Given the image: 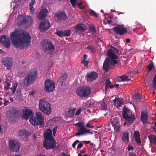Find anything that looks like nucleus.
<instances>
[{"instance_id": "nucleus-1", "label": "nucleus", "mask_w": 156, "mask_h": 156, "mask_svg": "<svg viewBox=\"0 0 156 156\" xmlns=\"http://www.w3.org/2000/svg\"><path fill=\"white\" fill-rule=\"evenodd\" d=\"M10 38L14 46L20 48L29 45L31 37L29 33L27 31L15 30L10 34Z\"/></svg>"}, {"instance_id": "nucleus-2", "label": "nucleus", "mask_w": 156, "mask_h": 156, "mask_svg": "<svg viewBox=\"0 0 156 156\" xmlns=\"http://www.w3.org/2000/svg\"><path fill=\"white\" fill-rule=\"evenodd\" d=\"M108 57L105 60L103 66V69L106 72H108L111 66H114L118 63V56L113 55L110 51L108 52Z\"/></svg>"}, {"instance_id": "nucleus-3", "label": "nucleus", "mask_w": 156, "mask_h": 156, "mask_svg": "<svg viewBox=\"0 0 156 156\" xmlns=\"http://www.w3.org/2000/svg\"><path fill=\"white\" fill-rule=\"evenodd\" d=\"M123 117L125 120V122L124 125L127 123L129 125H131L137 118V117L134 113L130 109L126 108L122 113Z\"/></svg>"}, {"instance_id": "nucleus-4", "label": "nucleus", "mask_w": 156, "mask_h": 156, "mask_svg": "<svg viewBox=\"0 0 156 156\" xmlns=\"http://www.w3.org/2000/svg\"><path fill=\"white\" fill-rule=\"evenodd\" d=\"M36 71V70H31L27 73L23 79V86L27 87L34 82L37 78Z\"/></svg>"}, {"instance_id": "nucleus-5", "label": "nucleus", "mask_w": 156, "mask_h": 156, "mask_svg": "<svg viewBox=\"0 0 156 156\" xmlns=\"http://www.w3.org/2000/svg\"><path fill=\"white\" fill-rule=\"evenodd\" d=\"M17 19L19 26L26 25L27 27H29L33 22L32 18L29 16H25L22 15H19Z\"/></svg>"}, {"instance_id": "nucleus-6", "label": "nucleus", "mask_w": 156, "mask_h": 156, "mask_svg": "<svg viewBox=\"0 0 156 156\" xmlns=\"http://www.w3.org/2000/svg\"><path fill=\"white\" fill-rule=\"evenodd\" d=\"M36 115L33 118L30 119V122L34 126H42L44 124V118L42 114L40 112H36Z\"/></svg>"}, {"instance_id": "nucleus-7", "label": "nucleus", "mask_w": 156, "mask_h": 156, "mask_svg": "<svg viewBox=\"0 0 156 156\" xmlns=\"http://www.w3.org/2000/svg\"><path fill=\"white\" fill-rule=\"evenodd\" d=\"M39 108L40 110L46 115H49L51 113V109L50 104L47 101L40 100Z\"/></svg>"}, {"instance_id": "nucleus-8", "label": "nucleus", "mask_w": 156, "mask_h": 156, "mask_svg": "<svg viewBox=\"0 0 156 156\" xmlns=\"http://www.w3.org/2000/svg\"><path fill=\"white\" fill-rule=\"evenodd\" d=\"M43 49L45 53L51 54L55 51V47L52 43L48 39H45L42 42Z\"/></svg>"}, {"instance_id": "nucleus-9", "label": "nucleus", "mask_w": 156, "mask_h": 156, "mask_svg": "<svg viewBox=\"0 0 156 156\" xmlns=\"http://www.w3.org/2000/svg\"><path fill=\"white\" fill-rule=\"evenodd\" d=\"M20 146V143L17 140L12 139L9 141V147L10 150L12 151H18Z\"/></svg>"}, {"instance_id": "nucleus-10", "label": "nucleus", "mask_w": 156, "mask_h": 156, "mask_svg": "<svg viewBox=\"0 0 156 156\" xmlns=\"http://www.w3.org/2000/svg\"><path fill=\"white\" fill-rule=\"evenodd\" d=\"M91 93L90 88L88 87H81L76 90L77 94L80 97H87Z\"/></svg>"}, {"instance_id": "nucleus-11", "label": "nucleus", "mask_w": 156, "mask_h": 156, "mask_svg": "<svg viewBox=\"0 0 156 156\" xmlns=\"http://www.w3.org/2000/svg\"><path fill=\"white\" fill-rule=\"evenodd\" d=\"M78 127V132L76 133L75 136H78L84 134L85 133H87L90 134H92V132L90 130L87 129V128L84 127L82 125L81 122H79L76 124Z\"/></svg>"}, {"instance_id": "nucleus-12", "label": "nucleus", "mask_w": 156, "mask_h": 156, "mask_svg": "<svg viewBox=\"0 0 156 156\" xmlns=\"http://www.w3.org/2000/svg\"><path fill=\"white\" fill-rule=\"evenodd\" d=\"M44 87L46 91L51 92L54 90L55 88V84L53 80L48 79L45 81Z\"/></svg>"}, {"instance_id": "nucleus-13", "label": "nucleus", "mask_w": 156, "mask_h": 156, "mask_svg": "<svg viewBox=\"0 0 156 156\" xmlns=\"http://www.w3.org/2000/svg\"><path fill=\"white\" fill-rule=\"evenodd\" d=\"M56 143L54 139L45 140L43 144V146L47 150L51 149L56 147Z\"/></svg>"}, {"instance_id": "nucleus-14", "label": "nucleus", "mask_w": 156, "mask_h": 156, "mask_svg": "<svg viewBox=\"0 0 156 156\" xmlns=\"http://www.w3.org/2000/svg\"><path fill=\"white\" fill-rule=\"evenodd\" d=\"M55 18L58 23L62 22L66 20L67 16L64 11H60L56 13Z\"/></svg>"}, {"instance_id": "nucleus-15", "label": "nucleus", "mask_w": 156, "mask_h": 156, "mask_svg": "<svg viewBox=\"0 0 156 156\" xmlns=\"http://www.w3.org/2000/svg\"><path fill=\"white\" fill-rule=\"evenodd\" d=\"M117 35H122L126 34L127 32V30L123 25H118L114 27L112 29Z\"/></svg>"}, {"instance_id": "nucleus-16", "label": "nucleus", "mask_w": 156, "mask_h": 156, "mask_svg": "<svg viewBox=\"0 0 156 156\" xmlns=\"http://www.w3.org/2000/svg\"><path fill=\"white\" fill-rule=\"evenodd\" d=\"M8 119L9 122H12L18 115L17 110L15 108H12V110L9 111L7 113Z\"/></svg>"}, {"instance_id": "nucleus-17", "label": "nucleus", "mask_w": 156, "mask_h": 156, "mask_svg": "<svg viewBox=\"0 0 156 156\" xmlns=\"http://www.w3.org/2000/svg\"><path fill=\"white\" fill-rule=\"evenodd\" d=\"M34 114L31 109L27 108H25L23 109L22 117L23 118L27 120L29 118L31 119L33 117Z\"/></svg>"}, {"instance_id": "nucleus-18", "label": "nucleus", "mask_w": 156, "mask_h": 156, "mask_svg": "<svg viewBox=\"0 0 156 156\" xmlns=\"http://www.w3.org/2000/svg\"><path fill=\"white\" fill-rule=\"evenodd\" d=\"M50 23L48 20H45L42 21L40 23L39 27V29L41 31H44L48 30L50 27Z\"/></svg>"}, {"instance_id": "nucleus-19", "label": "nucleus", "mask_w": 156, "mask_h": 156, "mask_svg": "<svg viewBox=\"0 0 156 156\" xmlns=\"http://www.w3.org/2000/svg\"><path fill=\"white\" fill-rule=\"evenodd\" d=\"M2 64L7 68V69H10L12 67V60L11 58L6 57L1 60Z\"/></svg>"}, {"instance_id": "nucleus-20", "label": "nucleus", "mask_w": 156, "mask_h": 156, "mask_svg": "<svg viewBox=\"0 0 156 156\" xmlns=\"http://www.w3.org/2000/svg\"><path fill=\"white\" fill-rule=\"evenodd\" d=\"M0 42L6 48H9L10 46L9 39L7 36L2 35L0 38Z\"/></svg>"}, {"instance_id": "nucleus-21", "label": "nucleus", "mask_w": 156, "mask_h": 156, "mask_svg": "<svg viewBox=\"0 0 156 156\" xmlns=\"http://www.w3.org/2000/svg\"><path fill=\"white\" fill-rule=\"evenodd\" d=\"M111 121V123L112 124L114 129V131L115 132L117 133L119 130L120 124L119 120L118 118H112Z\"/></svg>"}, {"instance_id": "nucleus-22", "label": "nucleus", "mask_w": 156, "mask_h": 156, "mask_svg": "<svg viewBox=\"0 0 156 156\" xmlns=\"http://www.w3.org/2000/svg\"><path fill=\"white\" fill-rule=\"evenodd\" d=\"M98 77V75L96 72L93 71L87 73L86 76L85 78L87 81L93 82Z\"/></svg>"}, {"instance_id": "nucleus-23", "label": "nucleus", "mask_w": 156, "mask_h": 156, "mask_svg": "<svg viewBox=\"0 0 156 156\" xmlns=\"http://www.w3.org/2000/svg\"><path fill=\"white\" fill-rule=\"evenodd\" d=\"M28 136L27 131L20 130L18 134V136L19 139L24 141L27 140Z\"/></svg>"}, {"instance_id": "nucleus-24", "label": "nucleus", "mask_w": 156, "mask_h": 156, "mask_svg": "<svg viewBox=\"0 0 156 156\" xmlns=\"http://www.w3.org/2000/svg\"><path fill=\"white\" fill-rule=\"evenodd\" d=\"M43 136L45 140L54 139L52 136V130L50 129H46L44 133Z\"/></svg>"}, {"instance_id": "nucleus-25", "label": "nucleus", "mask_w": 156, "mask_h": 156, "mask_svg": "<svg viewBox=\"0 0 156 156\" xmlns=\"http://www.w3.org/2000/svg\"><path fill=\"white\" fill-rule=\"evenodd\" d=\"M124 102L123 98H115L113 101V105L117 108L121 107Z\"/></svg>"}, {"instance_id": "nucleus-26", "label": "nucleus", "mask_w": 156, "mask_h": 156, "mask_svg": "<svg viewBox=\"0 0 156 156\" xmlns=\"http://www.w3.org/2000/svg\"><path fill=\"white\" fill-rule=\"evenodd\" d=\"M76 109L73 107H70L67 111L66 112V115L67 117H72L74 115Z\"/></svg>"}, {"instance_id": "nucleus-27", "label": "nucleus", "mask_w": 156, "mask_h": 156, "mask_svg": "<svg viewBox=\"0 0 156 156\" xmlns=\"http://www.w3.org/2000/svg\"><path fill=\"white\" fill-rule=\"evenodd\" d=\"M47 9H43L37 15V19L39 20L44 19L47 16Z\"/></svg>"}, {"instance_id": "nucleus-28", "label": "nucleus", "mask_w": 156, "mask_h": 156, "mask_svg": "<svg viewBox=\"0 0 156 156\" xmlns=\"http://www.w3.org/2000/svg\"><path fill=\"white\" fill-rule=\"evenodd\" d=\"M134 137L136 142L138 146H140L141 144V142L140 139V134L139 131H135L134 133Z\"/></svg>"}, {"instance_id": "nucleus-29", "label": "nucleus", "mask_w": 156, "mask_h": 156, "mask_svg": "<svg viewBox=\"0 0 156 156\" xmlns=\"http://www.w3.org/2000/svg\"><path fill=\"white\" fill-rule=\"evenodd\" d=\"M148 120V114L146 112H142L141 114L140 120L144 124L146 123Z\"/></svg>"}, {"instance_id": "nucleus-30", "label": "nucleus", "mask_w": 156, "mask_h": 156, "mask_svg": "<svg viewBox=\"0 0 156 156\" xmlns=\"http://www.w3.org/2000/svg\"><path fill=\"white\" fill-rule=\"evenodd\" d=\"M122 141L125 143H128L129 140V133L128 132L126 131L123 133L122 136Z\"/></svg>"}, {"instance_id": "nucleus-31", "label": "nucleus", "mask_w": 156, "mask_h": 156, "mask_svg": "<svg viewBox=\"0 0 156 156\" xmlns=\"http://www.w3.org/2000/svg\"><path fill=\"white\" fill-rule=\"evenodd\" d=\"M111 48L108 49L107 51V55L108 56L109 54L108 53L109 51H110L113 55L117 56L116 54H119V50L114 46H111Z\"/></svg>"}, {"instance_id": "nucleus-32", "label": "nucleus", "mask_w": 156, "mask_h": 156, "mask_svg": "<svg viewBox=\"0 0 156 156\" xmlns=\"http://www.w3.org/2000/svg\"><path fill=\"white\" fill-rule=\"evenodd\" d=\"M67 78V75L66 73L63 74L61 77L59 79V81L62 85L66 81Z\"/></svg>"}, {"instance_id": "nucleus-33", "label": "nucleus", "mask_w": 156, "mask_h": 156, "mask_svg": "<svg viewBox=\"0 0 156 156\" xmlns=\"http://www.w3.org/2000/svg\"><path fill=\"white\" fill-rule=\"evenodd\" d=\"M148 139L150 140V143L151 144L154 143L156 144V136L153 135H150L148 137Z\"/></svg>"}, {"instance_id": "nucleus-34", "label": "nucleus", "mask_w": 156, "mask_h": 156, "mask_svg": "<svg viewBox=\"0 0 156 156\" xmlns=\"http://www.w3.org/2000/svg\"><path fill=\"white\" fill-rule=\"evenodd\" d=\"M105 90H106L108 87L112 88L114 87V86L112 85H110L111 82L109 79H107L106 80L105 83Z\"/></svg>"}, {"instance_id": "nucleus-35", "label": "nucleus", "mask_w": 156, "mask_h": 156, "mask_svg": "<svg viewBox=\"0 0 156 156\" xmlns=\"http://www.w3.org/2000/svg\"><path fill=\"white\" fill-rule=\"evenodd\" d=\"M75 29L78 31H84L85 29L81 26V24H78L75 27Z\"/></svg>"}, {"instance_id": "nucleus-36", "label": "nucleus", "mask_w": 156, "mask_h": 156, "mask_svg": "<svg viewBox=\"0 0 156 156\" xmlns=\"http://www.w3.org/2000/svg\"><path fill=\"white\" fill-rule=\"evenodd\" d=\"M101 109L103 110H106L107 108V104L106 102H103L101 105Z\"/></svg>"}, {"instance_id": "nucleus-37", "label": "nucleus", "mask_w": 156, "mask_h": 156, "mask_svg": "<svg viewBox=\"0 0 156 156\" xmlns=\"http://www.w3.org/2000/svg\"><path fill=\"white\" fill-rule=\"evenodd\" d=\"M87 48L88 50H90L92 53H95L96 51L95 48L91 45L87 46Z\"/></svg>"}, {"instance_id": "nucleus-38", "label": "nucleus", "mask_w": 156, "mask_h": 156, "mask_svg": "<svg viewBox=\"0 0 156 156\" xmlns=\"http://www.w3.org/2000/svg\"><path fill=\"white\" fill-rule=\"evenodd\" d=\"M71 30H66L63 31L64 36V37L69 36L71 34Z\"/></svg>"}, {"instance_id": "nucleus-39", "label": "nucleus", "mask_w": 156, "mask_h": 156, "mask_svg": "<svg viewBox=\"0 0 156 156\" xmlns=\"http://www.w3.org/2000/svg\"><path fill=\"white\" fill-rule=\"evenodd\" d=\"M56 34L60 37H64L63 31L58 30L56 32Z\"/></svg>"}, {"instance_id": "nucleus-40", "label": "nucleus", "mask_w": 156, "mask_h": 156, "mask_svg": "<svg viewBox=\"0 0 156 156\" xmlns=\"http://www.w3.org/2000/svg\"><path fill=\"white\" fill-rule=\"evenodd\" d=\"M119 77L120 78L121 80L123 81L130 80V79L129 78L128 76L126 75H124L123 76H119Z\"/></svg>"}, {"instance_id": "nucleus-41", "label": "nucleus", "mask_w": 156, "mask_h": 156, "mask_svg": "<svg viewBox=\"0 0 156 156\" xmlns=\"http://www.w3.org/2000/svg\"><path fill=\"white\" fill-rule=\"evenodd\" d=\"M89 29L91 33L93 34L95 33L96 32V28L95 26H90Z\"/></svg>"}, {"instance_id": "nucleus-42", "label": "nucleus", "mask_w": 156, "mask_h": 156, "mask_svg": "<svg viewBox=\"0 0 156 156\" xmlns=\"http://www.w3.org/2000/svg\"><path fill=\"white\" fill-rule=\"evenodd\" d=\"M85 106L86 107H87L88 108H93L94 107V105L93 103L90 102V103L89 104L87 103L85 105Z\"/></svg>"}, {"instance_id": "nucleus-43", "label": "nucleus", "mask_w": 156, "mask_h": 156, "mask_svg": "<svg viewBox=\"0 0 156 156\" xmlns=\"http://www.w3.org/2000/svg\"><path fill=\"white\" fill-rule=\"evenodd\" d=\"M18 86V83L17 82H15L13 84V90L12 91V93H14L16 89Z\"/></svg>"}, {"instance_id": "nucleus-44", "label": "nucleus", "mask_w": 156, "mask_h": 156, "mask_svg": "<svg viewBox=\"0 0 156 156\" xmlns=\"http://www.w3.org/2000/svg\"><path fill=\"white\" fill-rule=\"evenodd\" d=\"M89 13L92 16L96 17H98V15L96 14L95 12L93 10H90L89 12Z\"/></svg>"}, {"instance_id": "nucleus-45", "label": "nucleus", "mask_w": 156, "mask_h": 156, "mask_svg": "<svg viewBox=\"0 0 156 156\" xmlns=\"http://www.w3.org/2000/svg\"><path fill=\"white\" fill-rule=\"evenodd\" d=\"M78 0H70V2L73 8L76 7V4Z\"/></svg>"}, {"instance_id": "nucleus-46", "label": "nucleus", "mask_w": 156, "mask_h": 156, "mask_svg": "<svg viewBox=\"0 0 156 156\" xmlns=\"http://www.w3.org/2000/svg\"><path fill=\"white\" fill-rule=\"evenodd\" d=\"M25 73L23 72L20 71L18 72L17 75L20 77H23L25 75Z\"/></svg>"}, {"instance_id": "nucleus-47", "label": "nucleus", "mask_w": 156, "mask_h": 156, "mask_svg": "<svg viewBox=\"0 0 156 156\" xmlns=\"http://www.w3.org/2000/svg\"><path fill=\"white\" fill-rule=\"evenodd\" d=\"M148 70V71H150L154 67V65L152 64H149L147 65Z\"/></svg>"}, {"instance_id": "nucleus-48", "label": "nucleus", "mask_w": 156, "mask_h": 156, "mask_svg": "<svg viewBox=\"0 0 156 156\" xmlns=\"http://www.w3.org/2000/svg\"><path fill=\"white\" fill-rule=\"evenodd\" d=\"M82 4L83 3L82 2H80L79 3L78 2H76V5L78 6H80V7H79V8L80 9H84V7L83 6H81L82 5Z\"/></svg>"}, {"instance_id": "nucleus-49", "label": "nucleus", "mask_w": 156, "mask_h": 156, "mask_svg": "<svg viewBox=\"0 0 156 156\" xmlns=\"http://www.w3.org/2000/svg\"><path fill=\"white\" fill-rule=\"evenodd\" d=\"M36 0H31L30 3L29 4V6H33Z\"/></svg>"}, {"instance_id": "nucleus-50", "label": "nucleus", "mask_w": 156, "mask_h": 156, "mask_svg": "<svg viewBox=\"0 0 156 156\" xmlns=\"http://www.w3.org/2000/svg\"><path fill=\"white\" fill-rule=\"evenodd\" d=\"M30 12L32 14H33L34 13V9L33 7V6H30Z\"/></svg>"}, {"instance_id": "nucleus-51", "label": "nucleus", "mask_w": 156, "mask_h": 156, "mask_svg": "<svg viewBox=\"0 0 156 156\" xmlns=\"http://www.w3.org/2000/svg\"><path fill=\"white\" fill-rule=\"evenodd\" d=\"M80 142V141L78 140H76L72 144V147L73 148L75 147L76 145L78 143Z\"/></svg>"}, {"instance_id": "nucleus-52", "label": "nucleus", "mask_w": 156, "mask_h": 156, "mask_svg": "<svg viewBox=\"0 0 156 156\" xmlns=\"http://www.w3.org/2000/svg\"><path fill=\"white\" fill-rule=\"evenodd\" d=\"M81 111V109L80 108L77 109L75 113V115H79Z\"/></svg>"}, {"instance_id": "nucleus-53", "label": "nucleus", "mask_w": 156, "mask_h": 156, "mask_svg": "<svg viewBox=\"0 0 156 156\" xmlns=\"http://www.w3.org/2000/svg\"><path fill=\"white\" fill-rule=\"evenodd\" d=\"M140 94L138 93H135L133 96V98H140Z\"/></svg>"}, {"instance_id": "nucleus-54", "label": "nucleus", "mask_w": 156, "mask_h": 156, "mask_svg": "<svg viewBox=\"0 0 156 156\" xmlns=\"http://www.w3.org/2000/svg\"><path fill=\"white\" fill-rule=\"evenodd\" d=\"M86 127L89 128H94V126H90V124L89 123H87L86 124Z\"/></svg>"}, {"instance_id": "nucleus-55", "label": "nucleus", "mask_w": 156, "mask_h": 156, "mask_svg": "<svg viewBox=\"0 0 156 156\" xmlns=\"http://www.w3.org/2000/svg\"><path fill=\"white\" fill-rule=\"evenodd\" d=\"M83 146V143H79L77 146V148L78 149L79 148H81Z\"/></svg>"}, {"instance_id": "nucleus-56", "label": "nucleus", "mask_w": 156, "mask_h": 156, "mask_svg": "<svg viewBox=\"0 0 156 156\" xmlns=\"http://www.w3.org/2000/svg\"><path fill=\"white\" fill-rule=\"evenodd\" d=\"M127 149L129 151H130L131 150H133V147L131 145L128 146L127 147Z\"/></svg>"}, {"instance_id": "nucleus-57", "label": "nucleus", "mask_w": 156, "mask_h": 156, "mask_svg": "<svg viewBox=\"0 0 156 156\" xmlns=\"http://www.w3.org/2000/svg\"><path fill=\"white\" fill-rule=\"evenodd\" d=\"M129 156H137L136 154L133 152H129Z\"/></svg>"}, {"instance_id": "nucleus-58", "label": "nucleus", "mask_w": 156, "mask_h": 156, "mask_svg": "<svg viewBox=\"0 0 156 156\" xmlns=\"http://www.w3.org/2000/svg\"><path fill=\"white\" fill-rule=\"evenodd\" d=\"M89 62V61H86V62L83 63L84 64V66H87Z\"/></svg>"}, {"instance_id": "nucleus-59", "label": "nucleus", "mask_w": 156, "mask_h": 156, "mask_svg": "<svg viewBox=\"0 0 156 156\" xmlns=\"http://www.w3.org/2000/svg\"><path fill=\"white\" fill-rule=\"evenodd\" d=\"M89 108H88L87 107H86L84 108V109H87V112L89 113H90L91 112V110L90 109H89Z\"/></svg>"}, {"instance_id": "nucleus-60", "label": "nucleus", "mask_w": 156, "mask_h": 156, "mask_svg": "<svg viewBox=\"0 0 156 156\" xmlns=\"http://www.w3.org/2000/svg\"><path fill=\"white\" fill-rule=\"evenodd\" d=\"M9 103V101L8 100L5 101V102L4 103V105H7Z\"/></svg>"}, {"instance_id": "nucleus-61", "label": "nucleus", "mask_w": 156, "mask_h": 156, "mask_svg": "<svg viewBox=\"0 0 156 156\" xmlns=\"http://www.w3.org/2000/svg\"><path fill=\"white\" fill-rule=\"evenodd\" d=\"M57 128L58 127L57 126L54 127L52 130L53 132H56Z\"/></svg>"}, {"instance_id": "nucleus-62", "label": "nucleus", "mask_w": 156, "mask_h": 156, "mask_svg": "<svg viewBox=\"0 0 156 156\" xmlns=\"http://www.w3.org/2000/svg\"><path fill=\"white\" fill-rule=\"evenodd\" d=\"M83 142H84V143H85L86 144H89L90 143V141H83Z\"/></svg>"}, {"instance_id": "nucleus-63", "label": "nucleus", "mask_w": 156, "mask_h": 156, "mask_svg": "<svg viewBox=\"0 0 156 156\" xmlns=\"http://www.w3.org/2000/svg\"><path fill=\"white\" fill-rule=\"evenodd\" d=\"M87 55L86 54H85L83 55V58L85 60L87 59Z\"/></svg>"}, {"instance_id": "nucleus-64", "label": "nucleus", "mask_w": 156, "mask_h": 156, "mask_svg": "<svg viewBox=\"0 0 156 156\" xmlns=\"http://www.w3.org/2000/svg\"><path fill=\"white\" fill-rule=\"evenodd\" d=\"M130 40L129 39L127 38L126 40V42L127 43H129L130 42Z\"/></svg>"}]
</instances>
